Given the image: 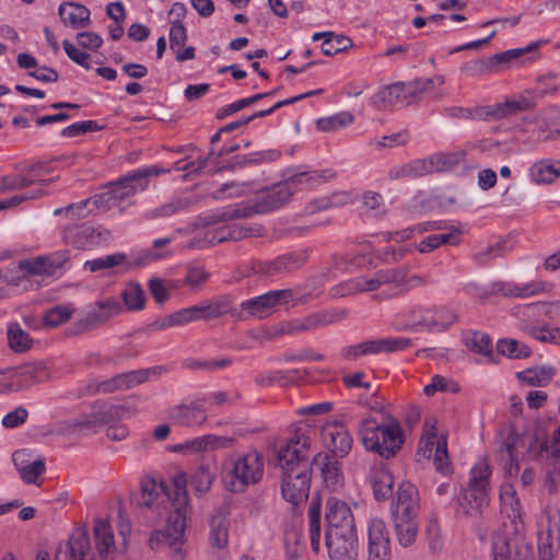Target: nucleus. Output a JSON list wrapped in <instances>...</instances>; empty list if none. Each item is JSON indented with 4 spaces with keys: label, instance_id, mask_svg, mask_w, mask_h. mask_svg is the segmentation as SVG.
<instances>
[{
    "label": "nucleus",
    "instance_id": "50",
    "mask_svg": "<svg viewBox=\"0 0 560 560\" xmlns=\"http://www.w3.org/2000/svg\"><path fill=\"white\" fill-rule=\"evenodd\" d=\"M72 311L63 305H57L48 310L43 317L44 325L47 327H57L71 318Z\"/></svg>",
    "mask_w": 560,
    "mask_h": 560
},
{
    "label": "nucleus",
    "instance_id": "42",
    "mask_svg": "<svg viewBox=\"0 0 560 560\" xmlns=\"http://www.w3.org/2000/svg\"><path fill=\"white\" fill-rule=\"evenodd\" d=\"M466 346L475 353L485 354L492 360V342L491 338L487 334L479 331L471 332L466 339Z\"/></svg>",
    "mask_w": 560,
    "mask_h": 560
},
{
    "label": "nucleus",
    "instance_id": "26",
    "mask_svg": "<svg viewBox=\"0 0 560 560\" xmlns=\"http://www.w3.org/2000/svg\"><path fill=\"white\" fill-rule=\"evenodd\" d=\"M371 483L377 500H385L393 494L394 477L386 468H376L371 476Z\"/></svg>",
    "mask_w": 560,
    "mask_h": 560
},
{
    "label": "nucleus",
    "instance_id": "37",
    "mask_svg": "<svg viewBox=\"0 0 560 560\" xmlns=\"http://www.w3.org/2000/svg\"><path fill=\"white\" fill-rule=\"evenodd\" d=\"M332 177V173L329 171H312V172H301L288 178V183L292 189H294L298 185H307V186H316L320 183L326 182L328 178Z\"/></svg>",
    "mask_w": 560,
    "mask_h": 560
},
{
    "label": "nucleus",
    "instance_id": "62",
    "mask_svg": "<svg viewBox=\"0 0 560 560\" xmlns=\"http://www.w3.org/2000/svg\"><path fill=\"white\" fill-rule=\"evenodd\" d=\"M101 127L97 125L96 121L93 120H86L81 122H75L73 125H70L62 129L61 135L63 137L73 138L82 133H86L90 131H96L100 130Z\"/></svg>",
    "mask_w": 560,
    "mask_h": 560
},
{
    "label": "nucleus",
    "instance_id": "5",
    "mask_svg": "<svg viewBox=\"0 0 560 560\" xmlns=\"http://www.w3.org/2000/svg\"><path fill=\"white\" fill-rule=\"evenodd\" d=\"M491 470L486 462H479L470 472L468 488L458 499L460 509L467 515H476L489 503L488 487Z\"/></svg>",
    "mask_w": 560,
    "mask_h": 560
},
{
    "label": "nucleus",
    "instance_id": "14",
    "mask_svg": "<svg viewBox=\"0 0 560 560\" xmlns=\"http://www.w3.org/2000/svg\"><path fill=\"white\" fill-rule=\"evenodd\" d=\"M323 440L326 447L335 457H345L352 448V438L350 432L340 422L327 423L322 430Z\"/></svg>",
    "mask_w": 560,
    "mask_h": 560
},
{
    "label": "nucleus",
    "instance_id": "16",
    "mask_svg": "<svg viewBox=\"0 0 560 560\" xmlns=\"http://www.w3.org/2000/svg\"><path fill=\"white\" fill-rule=\"evenodd\" d=\"M526 443L528 455L546 458L560 475V427L553 431L550 441L539 442L538 438H528Z\"/></svg>",
    "mask_w": 560,
    "mask_h": 560
},
{
    "label": "nucleus",
    "instance_id": "36",
    "mask_svg": "<svg viewBox=\"0 0 560 560\" xmlns=\"http://www.w3.org/2000/svg\"><path fill=\"white\" fill-rule=\"evenodd\" d=\"M328 323H330V320L328 319V317L326 315L314 314V315H311V316L304 318L303 320H295V322L288 323L283 327L282 331L284 334L300 332V331L318 328L320 326L327 325Z\"/></svg>",
    "mask_w": 560,
    "mask_h": 560
},
{
    "label": "nucleus",
    "instance_id": "4",
    "mask_svg": "<svg viewBox=\"0 0 560 560\" xmlns=\"http://www.w3.org/2000/svg\"><path fill=\"white\" fill-rule=\"evenodd\" d=\"M293 189L288 180L278 184L271 189L264 192L255 201L254 206H242L231 210H225L219 214L213 215L211 223L221 221H231L237 218L249 217L253 213H261L275 210L283 206L292 196Z\"/></svg>",
    "mask_w": 560,
    "mask_h": 560
},
{
    "label": "nucleus",
    "instance_id": "31",
    "mask_svg": "<svg viewBox=\"0 0 560 560\" xmlns=\"http://www.w3.org/2000/svg\"><path fill=\"white\" fill-rule=\"evenodd\" d=\"M308 536L314 552L319 551L320 547V504L318 500H313L308 510Z\"/></svg>",
    "mask_w": 560,
    "mask_h": 560
},
{
    "label": "nucleus",
    "instance_id": "51",
    "mask_svg": "<svg viewBox=\"0 0 560 560\" xmlns=\"http://www.w3.org/2000/svg\"><path fill=\"white\" fill-rule=\"evenodd\" d=\"M303 258L293 255H285L277 258L271 262L270 268L268 269L269 275H273L275 272H288L294 269H298L302 266Z\"/></svg>",
    "mask_w": 560,
    "mask_h": 560
},
{
    "label": "nucleus",
    "instance_id": "32",
    "mask_svg": "<svg viewBox=\"0 0 560 560\" xmlns=\"http://www.w3.org/2000/svg\"><path fill=\"white\" fill-rule=\"evenodd\" d=\"M311 465H319L323 478L328 486H336L339 481V466L336 460H330L325 453H318L312 460Z\"/></svg>",
    "mask_w": 560,
    "mask_h": 560
},
{
    "label": "nucleus",
    "instance_id": "27",
    "mask_svg": "<svg viewBox=\"0 0 560 560\" xmlns=\"http://www.w3.org/2000/svg\"><path fill=\"white\" fill-rule=\"evenodd\" d=\"M7 336L9 347L15 353H24L33 347V339L18 323L8 326Z\"/></svg>",
    "mask_w": 560,
    "mask_h": 560
},
{
    "label": "nucleus",
    "instance_id": "21",
    "mask_svg": "<svg viewBox=\"0 0 560 560\" xmlns=\"http://www.w3.org/2000/svg\"><path fill=\"white\" fill-rule=\"evenodd\" d=\"M418 491L410 482H402L397 492L396 516H415L418 509Z\"/></svg>",
    "mask_w": 560,
    "mask_h": 560
},
{
    "label": "nucleus",
    "instance_id": "24",
    "mask_svg": "<svg viewBox=\"0 0 560 560\" xmlns=\"http://www.w3.org/2000/svg\"><path fill=\"white\" fill-rule=\"evenodd\" d=\"M529 173L536 184H552L560 177V161L539 160L532 165Z\"/></svg>",
    "mask_w": 560,
    "mask_h": 560
},
{
    "label": "nucleus",
    "instance_id": "1",
    "mask_svg": "<svg viewBox=\"0 0 560 560\" xmlns=\"http://www.w3.org/2000/svg\"><path fill=\"white\" fill-rule=\"evenodd\" d=\"M310 446V438L296 433L277 452V460L282 469V497L293 505H299L308 498L312 479Z\"/></svg>",
    "mask_w": 560,
    "mask_h": 560
},
{
    "label": "nucleus",
    "instance_id": "43",
    "mask_svg": "<svg viewBox=\"0 0 560 560\" xmlns=\"http://www.w3.org/2000/svg\"><path fill=\"white\" fill-rule=\"evenodd\" d=\"M405 280V267L385 269L377 271L372 278V289L375 291L384 284H399Z\"/></svg>",
    "mask_w": 560,
    "mask_h": 560
},
{
    "label": "nucleus",
    "instance_id": "18",
    "mask_svg": "<svg viewBox=\"0 0 560 560\" xmlns=\"http://www.w3.org/2000/svg\"><path fill=\"white\" fill-rule=\"evenodd\" d=\"M12 460L20 472L21 478L27 483H36L37 478L45 471L43 459L30 460V453L26 450L16 451Z\"/></svg>",
    "mask_w": 560,
    "mask_h": 560
},
{
    "label": "nucleus",
    "instance_id": "7",
    "mask_svg": "<svg viewBox=\"0 0 560 560\" xmlns=\"http://www.w3.org/2000/svg\"><path fill=\"white\" fill-rule=\"evenodd\" d=\"M433 79H416L410 82L390 84L376 94V100L383 104L410 103L420 94L431 90Z\"/></svg>",
    "mask_w": 560,
    "mask_h": 560
},
{
    "label": "nucleus",
    "instance_id": "64",
    "mask_svg": "<svg viewBox=\"0 0 560 560\" xmlns=\"http://www.w3.org/2000/svg\"><path fill=\"white\" fill-rule=\"evenodd\" d=\"M35 182L24 176L0 178V192H7L19 188H25L33 185Z\"/></svg>",
    "mask_w": 560,
    "mask_h": 560
},
{
    "label": "nucleus",
    "instance_id": "8",
    "mask_svg": "<svg viewBox=\"0 0 560 560\" xmlns=\"http://www.w3.org/2000/svg\"><path fill=\"white\" fill-rule=\"evenodd\" d=\"M500 448L499 458L504 464L505 474L514 477L520 471L517 451L526 445L528 436L518 433L513 425H509L499 432Z\"/></svg>",
    "mask_w": 560,
    "mask_h": 560
},
{
    "label": "nucleus",
    "instance_id": "38",
    "mask_svg": "<svg viewBox=\"0 0 560 560\" xmlns=\"http://www.w3.org/2000/svg\"><path fill=\"white\" fill-rule=\"evenodd\" d=\"M551 284L545 281H533L525 285H508L504 291V295L506 296H516V298H529L536 295L540 292H548L551 290Z\"/></svg>",
    "mask_w": 560,
    "mask_h": 560
},
{
    "label": "nucleus",
    "instance_id": "52",
    "mask_svg": "<svg viewBox=\"0 0 560 560\" xmlns=\"http://www.w3.org/2000/svg\"><path fill=\"white\" fill-rule=\"evenodd\" d=\"M270 94H271V92L270 93H259V94H255L250 97H246V98L240 100L237 102H234L232 104H229L218 110L217 118L223 119L226 116H229L233 113H236V112L249 106L250 104H253Z\"/></svg>",
    "mask_w": 560,
    "mask_h": 560
},
{
    "label": "nucleus",
    "instance_id": "35",
    "mask_svg": "<svg viewBox=\"0 0 560 560\" xmlns=\"http://www.w3.org/2000/svg\"><path fill=\"white\" fill-rule=\"evenodd\" d=\"M215 478V471L209 465H201L191 476V486L198 495L208 492Z\"/></svg>",
    "mask_w": 560,
    "mask_h": 560
},
{
    "label": "nucleus",
    "instance_id": "54",
    "mask_svg": "<svg viewBox=\"0 0 560 560\" xmlns=\"http://www.w3.org/2000/svg\"><path fill=\"white\" fill-rule=\"evenodd\" d=\"M194 320H196V316H195L194 308L191 306V307L184 308V310H180L178 312H175V313L168 315L167 317L162 319V322L159 324V327L165 328V327L185 325V324H188Z\"/></svg>",
    "mask_w": 560,
    "mask_h": 560
},
{
    "label": "nucleus",
    "instance_id": "11",
    "mask_svg": "<svg viewBox=\"0 0 560 560\" xmlns=\"http://www.w3.org/2000/svg\"><path fill=\"white\" fill-rule=\"evenodd\" d=\"M368 560H389V532L381 518H372L366 526Z\"/></svg>",
    "mask_w": 560,
    "mask_h": 560
},
{
    "label": "nucleus",
    "instance_id": "57",
    "mask_svg": "<svg viewBox=\"0 0 560 560\" xmlns=\"http://www.w3.org/2000/svg\"><path fill=\"white\" fill-rule=\"evenodd\" d=\"M187 42V32L180 21H174L170 30V47L172 50L182 49Z\"/></svg>",
    "mask_w": 560,
    "mask_h": 560
},
{
    "label": "nucleus",
    "instance_id": "22",
    "mask_svg": "<svg viewBox=\"0 0 560 560\" xmlns=\"http://www.w3.org/2000/svg\"><path fill=\"white\" fill-rule=\"evenodd\" d=\"M94 537L98 555L104 560H112L116 547L114 535L109 524L106 521L97 520L94 526Z\"/></svg>",
    "mask_w": 560,
    "mask_h": 560
},
{
    "label": "nucleus",
    "instance_id": "28",
    "mask_svg": "<svg viewBox=\"0 0 560 560\" xmlns=\"http://www.w3.org/2000/svg\"><path fill=\"white\" fill-rule=\"evenodd\" d=\"M167 488L163 482L158 483L152 478H145L141 481V498L139 504L152 508L161 495L167 497Z\"/></svg>",
    "mask_w": 560,
    "mask_h": 560
},
{
    "label": "nucleus",
    "instance_id": "39",
    "mask_svg": "<svg viewBox=\"0 0 560 560\" xmlns=\"http://www.w3.org/2000/svg\"><path fill=\"white\" fill-rule=\"evenodd\" d=\"M58 267L52 262L50 257L39 256L33 259H25L19 262V269L28 275L50 273L52 269Z\"/></svg>",
    "mask_w": 560,
    "mask_h": 560
},
{
    "label": "nucleus",
    "instance_id": "33",
    "mask_svg": "<svg viewBox=\"0 0 560 560\" xmlns=\"http://www.w3.org/2000/svg\"><path fill=\"white\" fill-rule=\"evenodd\" d=\"M555 375V369L551 366H541L527 369L518 374L524 383L530 386H546Z\"/></svg>",
    "mask_w": 560,
    "mask_h": 560
},
{
    "label": "nucleus",
    "instance_id": "12",
    "mask_svg": "<svg viewBox=\"0 0 560 560\" xmlns=\"http://www.w3.org/2000/svg\"><path fill=\"white\" fill-rule=\"evenodd\" d=\"M291 290H277L265 293L260 296L249 299L241 304L242 312L249 316L264 318L268 316L277 305L288 302L292 298Z\"/></svg>",
    "mask_w": 560,
    "mask_h": 560
},
{
    "label": "nucleus",
    "instance_id": "56",
    "mask_svg": "<svg viewBox=\"0 0 560 560\" xmlns=\"http://www.w3.org/2000/svg\"><path fill=\"white\" fill-rule=\"evenodd\" d=\"M433 464L438 471L446 472L450 469L446 439L444 436L438 440L433 455Z\"/></svg>",
    "mask_w": 560,
    "mask_h": 560
},
{
    "label": "nucleus",
    "instance_id": "2",
    "mask_svg": "<svg viewBox=\"0 0 560 560\" xmlns=\"http://www.w3.org/2000/svg\"><path fill=\"white\" fill-rule=\"evenodd\" d=\"M187 478L185 474H178L173 479L171 500L173 512L168 516L164 530L152 533L149 544L151 549H168L174 560H183L182 546L185 542L186 517L188 512V494L186 490Z\"/></svg>",
    "mask_w": 560,
    "mask_h": 560
},
{
    "label": "nucleus",
    "instance_id": "9",
    "mask_svg": "<svg viewBox=\"0 0 560 560\" xmlns=\"http://www.w3.org/2000/svg\"><path fill=\"white\" fill-rule=\"evenodd\" d=\"M411 343V339L409 338L373 339L347 347L343 349L342 354L347 360L352 361L357 360L361 355L400 351L409 348Z\"/></svg>",
    "mask_w": 560,
    "mask_h": 560
},
{
    "label": "nucleus",
    "instance_id": "17",
    "mask_svg": "<svg viewBox=\"0 0 560 560\" xmlns=\"http://www.w3.org/2000/svg\"><path fill=\"white\" fill-rule=\"evenodd\" d=\"M326 520L328 523L327 530H334L335 528L346 532L355 529L353 514L347 503L342 501L336 499L327 501Z\"/></svg>",
    "mask_w": 560,
    "mask_h": 560
},
{
    "label": "nucleus",
    "instance_id": "3",
    "mask_svg": "<svg viewBox=\"0 0 560 560\" xmlns=\"http://www.w3.org/2000/svg\"><path fill=\"white\" fill-rule=\"evenodd\" d=\"M360 435L366 450L374 451L384 458L393 457L404 443L401 427L392 418L382 423L373 418L364 419L361 422Z\"/></svg>",
    "mask_w": 560,
    "mask_h": 560
},
{
    "label": "nucleus",
    "instance_id": "41",
    "mask_svg": "<svg viewBox=\"0 0 560 560\" xmlns=\"http://www.w3.org/2000/svg\"><path fill=\"white\" fill-rule=\"evenodd\" d=\"M500 498L508 516L512 520L521 517V503L512 485H504Z\"/></svg>",
    "mask_w": 560,
    "mask_h": 560
},
{
    "label": "nucleus",
    "instance_id": "45",
    "mask_svg": "<svg viewBox=\"0 0 560 560\" xmlns=\"http://www.w3.org/2000/svg\"><path fill=\"white\" fill-rule=\"evenodd\" d=\"M353 115L349 112H341L329 117L319 118L316 125L322 131H332L353 122Z\"/></svg>",
    "mask_w": 560,
    "mask_h": 560
},
{
    "label": "nucleus",
    "instance_id": "40",
    "mask_svg": "<svg viewBox=\"0 0 560 560\" xmlns=\"http://www.w3.org/2000/svg\"><path fill=\"white\" fill-rule=\"evenodd\" d=\"M434 172L432 165L429 164V159L415 160L409 164L402 165L393 172L394 178L401 177H417L428 173Z\"/></svg>",
    "mask_w": 560,
    "mask_h": 560
},
{
    "label": "nucleus",
    "instance_id": "30",
    "mask_svg": "<svg viewBox=\"0 0 560 560\" xmlns=\"http://www.w3.org/2000/svg\"><path fill=\"white\" fill-rule=\"evenodd\" d=\"M418 533V525L413 516H396V535L399 544L408 547L413 544Z\"/></svg>",
    "mask_w": 560,
    "mask_h": 560
},
{
    "label": "nucleus",
    "instance_id": "23",
    "mask_svg": "<svg viewBox=\"0 0 560 560\" xmlns=\"http://www.w3.org/2000/svg\"><path fill=\"white\" fill-rule=\"evenodd\" d=\"M236 439L233 436L208 434L189 441L191 453L215 451L233 447Z\"/></svg>",
    "mask_w": 560,
    "mask_h": 560
},
{
    "label": "nucleus",
    "instance_id": "13",
    "mask_svg": "<svg viewBox=\"0 0 560 560\" xmlns=\"http://www.w3.org/2000/svg\"><path fill=\"white\" fill-rule=\"evenodd\" d=\"M126 408L122 406H109L107 409L95 412L92 415H83L77 420L66 421L62 423V433L72 434L81 430L82 428H91L108 422L117 421L126 413Z\"/></svg>",
    "mask_w": 560,
    "mask_h": 560
},
{
    "label": "nucleus",
    "instance_id": "47",
    "mask_svg": "<svg viewBox=\"0 0 560 560\" xmlns=\"http://www.w3.org/2000/svg\"><path fill=\"white\" fill-rule=\"evenodd\" d=\"M285 549L291 560L299 558L302 553V533L294 525L290 526L285 532Z\"/></svg>",
    "mask_w": 560,
    "mask_h": 560
},
{
    "label": "nucleus",
    "instance_id": "63",
    "mask_svg": "<svg viewBox=\"0 0 560 560\" xmlns=\"http://www.w3.org/2000/svg\"><path fill=\"white\" fill-rule=\"evenodd\" d=\"M62 46L67 56L72 61L85 68L86 70L91 69V66L89 63L90 56L86 52L79 50L71 42L67 39L63 40Z\"/></svg>",
    "mask_w": 560,
    "mask_h": 560
},
{
    "label": "nucleus",
    "instance_id": "48",
    "mask_svg": "<svg viewBox=\"0 0 560 560\" xmlns=\"http://www.w3.org/2000/svg\"><path fill=\"white\" fill-rule=\"evenodd\" d=\"M352 46V40L347 36L331 34V37L326 38L322 44L323 54L326 56H334L338 52L345 51Z\"/></svg>",
    "mask_w": 560,
    "mask_h": 560
},
{
    "label": "nucleus",
    "instance_id": "55",
    "mask_svg": "<svg viewBox=\"0 0 560 560\" xmlns=\"http://www.w3.org/2000/svg\"><path fill=\"white\" fill-rule=\"evenodd\" d=\"M162 366H154L151 369H144V370H138V371H131L128 373H125L127 387L132 388L137 385H140L148 381L150 375H159L163 372Z\"/></svg>",
    "mask_w": 560,
    "mask_h": 560
},
{
    "label": "nucleus",
    "instance_id": "6",
    "mask_svg": "<svg viewBox=\"0 0 560 560\" xmlns=\"http://www.w3.org/2000/svg\"><path fill=\"white\" fill-rule=\"evenodd\" d=\"M262 472V456L257 451L247 452L233 462L232 479L226 487L232 492H244L249 486L260 481Z\"/></svg>",
    "mask_w": 560,
    "mask_h": 560
},
{
    "label": "nucleus",
    "instance_id": "34",
    "mask_svg": "<svg viewBox=\"0 0 560 560\" xmlns=\"http://www.w3.org/2000/svg\"><path fill=\"white\" fill-rule=\"evenodd\" d=\"M464 158V151L436 153L429 158V164L432 165L434 172H445L452 170L462 162Z\"/></svg>",
    "mask_w": 560,
    "mask_h": 560
},
{
    "label": "nucleus",
    "instance_id": "59",
    "mask_svg": "<svg viewBox=\"0 0 560 560\" xmlns=\"http://www.w3.org/2000/svg\"><path fill=\"white\" fill-rule=\"evenodd\" d=\"M95 230L89 224L78 225L67 231L66 237L77 246H84L85 241L94 234Z\"/></svg>",
    "mask_w": 560,
    "mask_h": 560
},
{
    "label": "nucleus",
    "instance_id": "49",
    "mask_svg": "<svg viewBox=\"0 0 560 560\" xmlns=\"http://www.w3.org/2000/svg\"><path fill=\"white\" fill-rule=\"evenodd\" d=\"M126 255L122 253H117L114 255H108L106 257L96 258L93 260H89L85 262L84 267L88 268L91 272H95L103 269H109L122 264L126 260Z\"/></svg>",
    "mask_w": 560,
    "mask_h": 560
},
{
    "label": "nucleus",
    "instance_id": "19",
    "mask_svg": "<svg viewBox=\"0 0 560 560\" xmlns=\"http://www.w3.org/2000/svg\"><path fill=\"white\" fill-rule=\"evenodd\" d=\"M58 15L65 25L73 28L86 27L90 25V10L78 2H63L59 5Z\"/></svg>",
    "mask_w": 560,
    "mask_h": 560
},
{
    "label": "nucleus",
    "instance_id": "61",
    "mask_svg": "<svg viewBox=\"0 0 560 560\" xmlns=\"http://www.w3.org/2000/svg\"><path fill=\"white\" fill-rule=\"evenodd\" d=\"M135 182H125V177L110 183L112 190L109 191L112 198L125 199L136 194Z\"/></svg>",
    "mask_w": 560,
    "mask_h": 560
},
{
    "label": "nucleus",
    "instance_id": "53",
    "mask_svg": "<svg viewBox=\"0 0 560 560\" xmlns=\"http://www.w3.org/2000/svg\"><path fill=\"white\" fill-rule=\"evenodd\" d=\"M109 318V313L89 312L86 315L75 323L77 332H84L96 328Z\"/></svg>",
    "mask_w": 560,
    "mask_h": 560
},
{
    "label": "nucleus",
    "instance_id": "44",
    "mask_svg": "<svg viewBox=\"0 0 560 560\" xmlns=\"http://www.w3.org/2000/svg\"><path fill=\"white\" fill-rule=\"evenodd\" d=\"M497 349L501 354L514 359L527 358L530 354V349L527 345L514 339H501L497 345Z\"/></svg>",
    "mask_w": 560,
    "mask_h": 560
},
{
    "label": "nucleus",
    "instance_id": "25",
    "mask_svg": "<svg viewBox=\"0 0 560 560\" xmlns=\"http://www.w3.org/2000/svg\"><path fill=\"white\" fill-rule=\"evenodd\" d=\"M322 90H317V91H311V92H307V93H304V94H301V95H298V96H294V97H291V98H288V100H284V101H280L278 103H276L273 106H271L270 108L268 109H264V110H260V112H257L246 118H243V119H240L237 121H233L231 124H228L225 126H223L222 128H220V132H231L244 125H247L248 122H250L252 120L256 119V118H260V117H265L269 114H271L273 110L284 106V105H289V104H293L304 97H307V96H311V95H314V94H317V93H320Z\"/></svg>",
    "mask_w": 560,
    "mask_h": 560
},
{
    "label": "nucleus",
    "instance_id": "20",
    "mask_svg": "<svg viewBox=\"0 0 560 560\" xmlns=\"http://www.w3.org/2000/svg\"><path fill=\"white\" fill-rule=\"evenodd\" d=\"M172 417L183 425H200L208 418L203 406L198 401L178 405L174 408Z\"/></svg>",
    "mask_w": 560,
    "mask_h": 560
},
{
    "label": "nucleus",
    "instance_id": "60",
    "mask_svg": "<svg viewBox=\"0 0 560 560\" xmlns=\"http://www.w3.org/2000/svg\"><path fill=\"white\" fill-rule=\"evenodd\" d=\"M436 443V428L435 425H432L430 429H428L425 439L420 441L417 456L422 455L425 458H430L432 455H434Z\"/></svg>",
    "mask_w": 560,
    "mask_h": 560
},
{
    "label": "nucleus",
    "instance_id": "15",
    "mask_svg": "<svg viewBox=\"0 0 560 560\" xmlns=\"http://www.w3.org/2000/svg\"><path fill=\"white\" fill-rule=\"evenodd\" d=\"M539 42H534L524 48L511 49L495 54L487 59H480L476 62V67L479 73L499 72L506 69L511 61L535 51L539 47Z\"/></svg>",
    "mask_w": 560,
    "mask_h": 560
},
{
    "label": "nucleus",
    "instance_id": "10",
    "mask_svg": "<svg viewBox=\"0 0 560 560\" xmlns=\"http://www.w3.org/2000/svg\"><path fill=\"white\" fill-rule=\"evenodd\" d=\"M357 533L353 530H326L325 545L332 560H355Z\"/></svg>",
    "mask_w": 560,
    "mask_h": 560
},
{
    "label": "nucleus",
    "instance_id": "46",
    "mask_svg": "<svg viewBox=\"0 0 560 560\" xmlns=\"http://www.w3.org/2000/svg\"><path fill=\"white\" fill-rule=\"evenodd\" d=\"M122 298L129 310H141L144 306V292L136 282L127 284L122 292Z\"/></svg>",
    "mask_w": 560,
    "mask_h": 560
},
{
    "label": "nucleus",
    "instance_id": "29",
    "mask_svg": "<svg viewBox=\"0 0 560 560\" xmlns=\"http://www.w3.org/2000/svg\"><path fill=\"white\" fill-rule=\"evenodd\" d=\"M210 540L213 547L222 549L228 544V520L219 512L210 520Z\"/></svg>",
    "mask_w": 560,
    "mask_h": 560
},
{
    "label": "nucleus",
    "instance_id": "58",
    "mask_svg": "<svg viewBox=\"0 0 560 560\" xmlns=\"http://www.w3.org/2000/svg\"><path fill=\"white\" fill-rule=\"evenodd\" d=\"M529 335L541 342L560 345V328L532 327Z\"/></svg>",
    "mask_w": 560,
    "mask_h": 560
}]
</instances>
